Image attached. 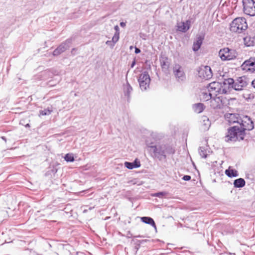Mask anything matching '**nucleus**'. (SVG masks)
Instances as JSON below:
<instances>
[{"label": "nucleus", "mask_w": 255, "mask_h": 255, "mask_svg": "<svg viewBox=\"0 0 255 255\" xmlns=\"http://www.w3.org/2000/svg\"><path fill=\"white\" fill-rule=\"evenodd\" d=\"M239 126H234L228 128L225 140L227 142L242 140L246 135V130H251L254 128V123L252 119L248 116L241 118Z\"/></svg>", "instance_id": "nucleus-1"}, {"label": "nucleus", "mask_w": 255, "mask_h": 255, "mask_svg": "<svg viewBox=\"0 0 255 255\" xmlns=\"http://www.w3.org/2000/svg\"><path fill=\"white\" fill-rule=\"evenodd\" d=\"M146 144L148 147V151L150 155L154 158L159 161L166 160L167 155L173 154L175 150L171 146L163 143H156L149 142L147 140Z\"/></svg>", "instance_id": "nucleus-2"}, {"label": "nucleus", "mask_w": 255, "mask_h": 255, "mask_svg": "<svg viewBox=\"0 0 255 255\" xmlns=\"http://www.w3.org/2000/svg\"><path fill=\"white\" fill-rule=\"evenodd\" d=\"M248 27L246 19L244 17H237L233 20L230 24L231 31L241 33Z\"/></svg>", "instance_id": "nucleus-3"}, {"label": "nucleus", "mask_w": 255, "mask_h": 255, "mask_svg": "<svg viewBox=\"0 0 255 255\" xmlns=\"http://www.w3.org/2000/svg\"><path fill=\"white\" fill-rule=\"evenodd\" d=\"M139 87L142 91H146L149 88L150 78L147 72H142L138 79Z\"/></svg>", "instance_id": "nucleus-4"}, {"label": "nucleus", "mask_w": 255, "mask_h": 255, "mask_svg": "<svg viewBox=\"0 0 255 255\" xmlns=\"http://www.w3.org/2000/svg\"><path fill=\"white\" fill-rule=\"evenodd\" d=\"M219 55L222 60H231L237 57L236 51L229 48H224L221 49L219 52Z\"/></svg>", "instance_id": "nucleus-5"}, {"label": "nucleus", "mask_w": 255, "mask_h": 255, "mask_svg": "<svg viewBox=\"0 0 255 255\" xmlns=\"http://www.w3.org/2000/svg\"><path fill=\"white\" fill-rule=\"evenodd\" d=\"M244 12L250 16L255 15V0H243Z\"/></svg>", "instance_id": "nucleus-6"}, {"label": "nucleus", "mask_w": 255, "mask_h": 255, "mask_svg": "<svg viewBox=\"0 0 255 255\" xmlns=\"http://www.w3.org/2000/svg\"><path fill=\"white\" fill-rule=\"evenodd\" d=\"M222 88V83L216 81L209 84L207 86L208 92H211L214 96L224 94Z\"/></svg>", "instance_id": "nucleus-7"}, {"label": "nucleus", "mask_w": 255, "mask_h": 255, "mask_svg": "<svg viewBox=\"0 0 255 255\" xmlns=\"http://www.w3.org/2000/svg\"><path fill=\"white\" fill-rule=\"evenodd\" d=\"M249 80L246 76L238 77L235 81L234 80L233 89L236 91H242L247 86Z\"/></svg>", "instance_id": "nucleus-8"}, {"label": "nucleus", "mask_w": 255, "mask_h": 255, "mask_svg": "<svg viewBox=\"0 0 255 255\" xmlns=\"http://www.w3.org/2000/svg\"><path fill=\"white\" fill-rule=\"evenodd\" d=\"M198 73L199 77L205 80L209 79L213 76L211 68L208 66L200 67L198 70Z\"/></svg>", "instance_id": "nucleus-9"}, {"label": "nucleus", "mask_w": 255, "mask_h": 255, "mask_svg": "<svg viewBox=\"0 0 255 255\" xmlns=\"http://www.w3.org/2000/svg\"><path fill=\"white\" fill-rule=\"evenodd\" d=\"M174 75L178 82L184 81L186 79V75L183 68L179 64H175L173 68Z\"/></svg>", "instance_id": "nucleus-10"}, {"label": "nucleus", "mask_w": 255, "mask_h": 255, "mask_svg": "<svg viewBox=\"0 0 255 255\" xmlns=\"http://www.w3.org/2000/svg\"><path fill=\"white\" fill-rule=\"evenodd\" d=\"M72 42L71 39H68L64 42L59 45L53 52L54 56H58L64 52L66 50L70 47Z\"/></svg>", "instance_id": "nucleus-11"}, {"label": "nucleus", "mask_w": 255, "mask_h": 255, "mask_svg": "<svg viewBox=\"0 0 255 255\" xmlns=\"http://www.w3.org/2000/svg\"><path fill=\"white\" fill-rule=\"evenodd\" d=\"M241 68L244 71L251 72L255 71V58L251 57L246 60L242 65Z\"/></svg>", "instance_id": "nucleus-12"}, {"label": "nucleus", "mask_w": 255, "mask_h": 255, "mask_svg": "<svg viewBox=\"0 0 255 255\" xmlns=\"http://www.w3.org/2000/svg\"><path fill=\"white\" fill-rule=\"evenodd\" d=\"M241 117L238 114L227 113L225 115V118L229 125L234 124L239 125Z\"/></svg>", "instance_id": "nucleus-13"}, {"label": "nucleus", "mask_w": 255, "mask_h": 255, "mask_svg": "<svg viewBox=\"0 0 255 255\" xmlns=\"http://www.w3.org/2000/svg\"><path fill=\"white\" fill-rule=\"evenodd\" d=\"M234 79L233 78H228L224 79L222 83V90L224 94L230 93L233 89Z\"/></svg>", "instance_id": "nucleus-14"}, {"label": "nucleus", "mask_w": 255, "mask_h": 255, "mask_svg": "<svg viewBox=\"0 0 255 255\" xmlns=\"http://www.w3.org/2000/svg\"><path fill=\"white\" fill-rule=\"evenodd\" d=\"M222 96H213L210 101V106L214 109H221L223 106Z\"/></svg>", "instance_id": "nucleus-15"}, {"label": "nucleus", "mask_w": 255, "mask_h": 255, "mask_svg": "<svg viewBox=\"0 0 255 255\" xmlns=\"http://www.w3.org/2000/svg\"><path fill=\"white\" fill-rule=\"evenodd\" d=\"M160 62L162 69L164 70H167L169 67L170 63L168 62V58L165 56H161L160 57Z\"/></svg>", "instance_id": "nucleus-16"}, {"label": "nucleus", "mask_w": 255, "mask_h": 255, "mask_svg": "<svg viewBox=\"0 0 255 255\" xmlns=\"http://www.w3.org/2000/svg\"><path fill=\"white\" fill-rule=\"evenodd\" d=\"M132 91V88L129 83L127 81V83L124 85V92L125 96L127 97L128 101L130 99V94Z\"/></svg>", "instance_id": "nucleus-17"}, {"label": "nucleus", "mask_w": 255, "mask_h": 255, "mask_svg": "<svg viewBox=\"0 0 255 255\" xmlns=\"http://www.w3.org/2000/svg\"><path fill=\"white\" fill-rule=\"evenodd\" d=\"M141 221L147 224H149L153 227L155 229H156V226L155 224V222L152 218L149 217H143L140 218Z\"/></svg>", "instance_id": "nucleus-18"}, {"label": "nucleus", "mask_w": 255, "mask_h": 255, "mask_svg": "<svg viewBox=\"0 0 255 255\" xmlns=\"http://www.w3.org/2000/svg\"><path fill=\"white\" fill-rule=\"evenodd\" d=\"M203 40V38H202L201 36L198 37L197 40L193 43L192 48L193 51H197L199 49L202 43Z\"/></svg>", "instance_id": "nucleus-19"}, {"label": "nucleus", "mask_w": 255, "mask_h": 255, "mask_svg": "<svg viewBox=\"0 0 255 255\" xmlns=\"http://www.w3.org/2000/svg\"><path fill=\"white\" fill-rule=\"evenodd\" d=\"M246 184L245 180L242 178L236 179L234 181V186L235 188L243 187Z\"/></svg>", "instance_id": "nucleus-20"}, {"label": "nucleus", "mask_w": 255, "mask_h": 255, "mask_svg": "<svg viewBox=\"0 0 255 255\" xmlns=\"http://www.w3.org/2000/svg\"><path fill=\"white\" fill-rule=\"evenodd\" d=\"M225 174L229 177H235L238 176V171L235 169H231L230 167L226 170Z\"/></svg>", "instance_id": "nucleus-21"}, {"label": "nucleus", "mask_w": 255, "mask_h": 255, "mask_svg": "<svg viewBox=\"0 0 255 255\" xmlns=\"http://www.w3.org/2000/svg\"><path fill=\"white\" fill-rule=\"evenodd\" d=\"M193 108L195 112L200 113L204 110L205 107L202 103H197L193 105Z\"/></svg>", "instance_id": "nucleus-22"}, {"label": "nucleus", "mask_w": 255, "mask_h": 255, "mask_svg": "<svg viewBox=\"0 0 255 255\" xmlns=\"http://www.w3.org/2000/svg\"><path fill=\"white\" fill-rule=\"evenodd\" d=\"M202 126L204 130H208L211 126L210 121L206 116L202 117Z\"/></svg>", "instance_id": "nucleus-23"}, {"label": "nucleus", "mask_w": 255, "mask_h": 255, "mask_svg": "<svg viewBox=\"0 0 255 255\" xmlns=\"http://www.w3.org/2000/svg\"><path fill=\"white\" fill-rule=\"evenodd\" d=\"M201 98L203 100L205 101H208L209 100H211L212 97L214 96L212 93L210 92H208V91L202 92L201 94Z\"/></svg>", "instance_id": "nucleus-24"}, {"label": "nucleus", "mask_w": 255, "mask_h": 255, "mask_svg": "<svg viewBox=\"0 0 255 255\" xmlns=\"http://www.w3.org/2000/svg\"><path fill=\"white\" fill-rule=\"evenodd\" d=\"M208 149L206 147L201 146L199 148V153L202 158H206L208 155Z\"/></svg>", "instance_id": "nucleus-25"}, {"label": "nucleus", "mask_w": 255, "mask_h": 255, "mask_svg": "<svg viewBox=\"0 0 255 255\" xmlns=\"http://www.w3.org/2000/svg\"><path fill=\"white\" fill-rule=\"evenodd\" d=\"M244 41L245 44L248 47L254 45V39L252 38L250 36H246V37H244Z\"/></svg>", "instance_id": "nucleus-26"}, {"label": "nucleus", "mask_w": 255, "mask_h": 255, "mask_svg": "<svg viewBox=\"0 0 255 255\" xmlns=\"http://www.w3.org/2000/svg\"><path fill=\"white\" fill-rule=\"evenodd\" d=\"M52 110L51 108H47L39 111V116L49 115L51 114Z\"/></svg>", "instance_id": "nucleus-27"}, {"label": "nucleus", "mask_w": 255, "mask_h": 255, "mask_svg": "<svg viewBox=\"0 0 255 255\" xmlns=\"http://www.w3.org/2000/svg\"><path fill=\"white\" fill-rule=\"evenodd\" d=\"M189 29V26L188 24L182 22L181 25L178 26V30L182 32H186Z\"/></svg>", "instance_id": "nucleus-28"}, {"label": "nucleus", "mask_w": 255, "mask_h": 255, "mask_svg": "<svg viewBox=\"0 0 255 255\" xmlns=\"http://www.w3.org/2000/svg\"><path fill=\"white\" fill-rule=\"evenodd\" d=\"M64 159L67 162H73L74 161V158L72 154H66L64 157Z\"/></svg>", "instance_id": "nucleus-29"}, {"label": "nucleus", "mask_w": 255, "mask_h": 255, "mask_svg": "<svg viewBox=\"0 0 255 255\" xmlns=\"http://www.w3.org/2000/svg\"><path fill=\"white\" fill-rule=\"evenodd\" d=\"M119 32H116L112 38V42L113 45L119 40Z\"/></svg>", "instance_id": "nucleus-30"}, {"label": "nucleus", "mask_w": 255, "mask_h": 255, "mask_svg": "<svg viewBox=\"0 0 255 255\" xmlns=\"http://www.w3.org/2000/svg\"><path fill=\"white\" fill-rule=\"evenodd\" d=\"M124 164L125 167L129 169H132L133 168H135V166L133 165L132 162L126 161L125 162Z\"/></svg>", "instance_id": "nucleus-31"}, {"label": "nucleus", "mask_w": 255, "mask_h": 255, "mask_svg": "<svg viewBox=\"0 0 255 255\" xmlns=\"http://www.w3.org/2000/svg\"><path fill=\"white\" fill-rule=\"evenodd\" d=\"M132 163L133 164V165L135 166V168L139 167L141 165L139 160L137 158L134 160Z\"/></svg>", "instance_id": "nucleus-32"}, {"label": "nucleus", "mask_w": 255, "mask_h": 255, "mask_svg": "<svg viewBox=\"0 0 255 255\" xmlns=\"http://www.w3.org/2000/svg\"><path fill=\"white\" fill-rule=\"evenodd\" d=\"M165 195V193L164 192H158V193H156L154 194V196H156V197H162L163 196Z\"/></svg>", "instance_id": "nucleus-33"}, {"label": "nucleus", "mask_w": 255, "mask_h": 255, "mask_svg": "<svg viewBox=\"0 0 255 255\" xmlns=\"http://www.w3.org/2000/svg\"><path fill=\"white\" fill-rule=\"evenodd\" d=\"M191 177L190 175H184L182 177V179L185 181H189L191 179Z\"/></svg>", "instance_id": "nucleus-34"}, {"label": "nucleus", "mask_w": 255, "mask_h": 255, "mask_svg": "<svg viewBox=\"0 0 255 255\" xmlns=\"http://www.w3.org/2000/svg\"><path fill=\"white\" fill-rule=\"evenodd\" d=\"M140 52V50L139 48L135 47V53L136 54H138V53H139Z\"/></svg>", "instance_id": "nucleus-35"}, {"label": "nucleus", "mask_w": 255, "mask_h": 255, "mask_svg": "<svg viewBox=\"0 0 255 255\" xmlns=\"http://www.w3.org/2000/svg\"><path fill=\"white\" fill-rule=\"evenodd\" d=\"M136 61L135 59H134L133 61L132 62V63L131 64L130 67L133 68L134 65H135Z\"/></svg>", "instance_id": "nucleus-36"}, {"label": "nucleus", "mask_w": 255, "mask_h": 255, "mask_svg": "<svg viewBox=\"0 0 255 255\" xmlns=\"http://www.w3.org/2000/svg\"><path fill=\"white\" fill-rule=\"evenodd\" d=\"M252 86L255 89V79L252 82Z\"/></svg>", "instance_id": "nucleus-37"}, {"label": "nucleus", "mask_w": 255, "mask_h": 255, "mask_svg": "<svg viewBox=\"0 0 255 255\" xmlns=\"http://www.w3.org/2000/svg\"><path fill=\"white\" fill-rule=\"evenodd\" d=\"M120 25H121V26L124 27L126 26V23L124 22H122L120 23Z\"/></svg>", "instance_id": "nucleus-38"}, {"label": "nucleus", "mask_w": 255, "mask_h": 255, "mask_svg": "<svg viewBox=\"0 0 255 255\" xmlns=\"http://www.w3.org/2000/svg\"><path fill=\"white\" fill-rule=\"evenodd\" d=\"M115 29L116 30V32H119V27L118 25L115 26Z\"/></svg>", "instance_id": "nucleus-39"}, {"label": "nucleus", "mask_w": 255, "mask_h": 255, "mask_svg": "<svg viewBox=\"0 0 255 255\" xmlns=\"http://www.w3.org/2000/svg\"><path fill=\"white\" fill-rule=\"evenodd\" d=\"M1 138L3 139L5 142H6V138L5 136H1Z\"/></svg>", "instance_id": "nucleus-40"}, {"label": "nucleus", "mask_w": 255, "mask_h": 255, "mask_svg": "<svg viewBox=\"0 0 255 255\" xmlns=\"http://www.w3.org/2000/svg\"><path fill=\"white\" fill-rule=\"evenodd\" d=\"M112 42V41H109L108 40V41H107L106 42V44H108V45H110Z\"/></svg>", "instance_id": "nucleus-41"}, {"label": "nucleus", "mask_w": 255, "mask_h": 255, "mask_svg": "<svg viewBox=\"0 0 255 255\" xmlns=\"http://www.w3.org/2000/svg\"><path fill=\"white\" fill-rule=\"evenodd\" d=\"M134 237H135V238H140V237H141V236H135Z\"/></svg>", "instance_id": "nucleus-42"}]
</instances>
